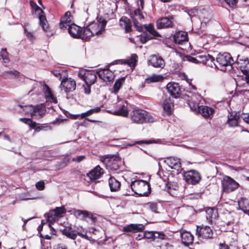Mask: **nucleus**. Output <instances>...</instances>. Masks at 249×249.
Here are the masks:
<instances>
[{"mask_svg":"<svg viewBox=\"0 0 249 249\" xmlns=\"http://www.w3.org/2000/svg\"><path fill=\"white\" fill-rule=\"evenodd\" d=\"M187 40V33L185 32L178 31L176 33L174 36V42L177 44H180Z\"/></svg>","mask_w":249,"mask_h":249,"instance_id":"obj_24","label":"nucleus"},{"mask_svg":"<svg viewBox=\"0 0 249 249\" xmlns=\"http://www.w3.org/2000/svg\"><path fill=\"white\" fill-rule=\"evenodd\" d=\"M162 79L160 75L153 74L145 79V82L147 84L160 81Z\"/></svg>","mask_w":249,"mask_h":249,"instance_id":"obj_39","label":"nucleus"},{"mask_svg":"<svg viewBox=\"0 0 249 249\" xmlns=\"http://www.w3.org/2000/svg\"><path fill=\"white\" fill-rule=\"evenodd\" d=\"M143 226L142 224H130L123 228V231L136 232L143 230Z\"/></svg>","mask_w":249,"mask_h":249,"instance_id":"obj_22","label":"nucleus"},{"mask_svg":"<svg viewBox=\"0 0 249 249\" xmlns=\"http://www.w3.org/2000/svg\"><path fill=\"white\" fill-rule=\"evenodd\" d=\"M2 59L4 63H7L9 62V58L8 57V53L6 49H2L0 53V60Z\"/></svg>","mask_w":249,"mask_h":249,"instance_id":"obj_45","label":"nucleus"},{"mask_svg":"<svg viewBox=\"0 0 249 249\" xmlns=\"http://www.w3.org/2000/svg\"><path fill=\"white\" fill-rule=\"evenodd\" d=\"M144 28L147 32L150 33L153 36H160L159 34L155 30L153 25H144Z\"/></svg>","mask_w":249,"mask_h":249,"instance_id":"obj_43","label":"nucleus"},{"mask_svg":"<svg viewBox=\"0 0 249 249\" xmlns=\"http://www.w3.org/2000/svg\"><path fill=\"white\" fill-rule=\"evenodd\" d=\"M54 213L56 214L59 217L61 216V215L65 213V210L63 207H57L53 210Z\"/></svg>","mask_w":249,"mask_h":249,"instance_id":"obj_49","label":"nucleus"},{"mask_svg":"<svg viewBox=\"0 0 249 249\" xmlns=\"http://www.w3.org/2000/svg\"><path fill=\"white\" fill-rule=\"evenodd\" d=\"M30 3L32 8L34 9L36 12H38L39 24L42 29L46 33V35L48 37L52 36L53 34L51 32L50 29L43 11L33 1H30Z\"/></svg>","mask_w":249,"mask_h":249,"instance_id":"obj_3","label":"nucleus"},{"mask_svg":"<svg viewBox=\"0 0 249 249\" xmlns=\"http://www.w3.org/2000/svg\"><path fill=\"white\" fill-rule=\"evenodd\" d=\"M117 107V109L112 112L113 114L123 117L128 116L129 112L126 104H119L118 105Z\"/></svg>","mask_w":249,"mask_h":249,"instance_id":"obj_21","label":"nucleus"},{"mask_svg":"<svg viewBox=\"0 0 249 249\" xmlns=\"http://www.w3.org/2000/svg\"><path fill=\"white\" fill-rule=\"evenodd\" d=\"M225 1L230 6H235L237 2V0H225Z\"/></svg>","mask_w":249,"mask_h":249,"instance_id":"obj_62","label":"nucleus"},{"mask_svg":"<svg viewBox=\"0 0 249 249\" xmlns=\"http://www.w3.org/2000/svg\"><path fill=\"white\" fill-rule=\"evenodd\" d=\"M72 18L71 16V12L67 11L66 12L64 16L62 17L61 19L63 21H65L71 24Z\"/></svg>","mask_w":249,"mask_h":249,"instance_id":"obj_48","label":"nucleus"},{"mask_svg":"<svg viewBox=\"0 0 249 249\" xmlns=\"http://www.w3.org/2000/svg\"><path fill=\"white\" fill-rule=\"evenodd\" d=\"M185 59L186 60L188 61L189 62H191L194 63H198V59H197V55L196 57H193L190 55H186L185 56Z\"/></svg>","mask_w":249,"mask_h":249,"instance_id":"obj_56","label":"nucleus"},{"mask_svg":"<svg viewBox=\"0 0 249 249\" xmlns=\"http://www.w3.org/2000/svg\"><path fill=\"white\" fill-rule=\"evenodd\" d=\"M149 206L150 210L154 212L155 213H158V212L157 211L158 207H157V204L155 203H149Z\"/></svg>","mask_w":249,"mask_h":249,"instance_id":"obj_57","label":"nucleus"},{"mask_svg":"<svg viewBox=\"0 0 249 249\" xmlns=\"http://www.w3.org/2000/svg\"><path fill=\"white\" fill-rule=\"evenodd\" d=\"M196 233L198 236L202 239H209L212 238L213 231L210 227L205 226L197 227Z\"/></svg>","mask_w":249,"mask_h":249,"instance_id":"obj_12","label":"nucleus"},{"mask_svg":"<svg viewBox=\"0 0 249 249\" xmlns=\"http://www.w3.org/2000/svg\"><path fill=\"white\" fill-rule=\"evenodd\" d=\"M103 161L107 169L113 171L118 170L121 163L120 158L115 156H107Z\"/></svg>","mask_w":249,"mask_h":249,"instance_id":"obj_7","label":"nucleus"},{"mask_svg":"<svg viewBox=\"0 0 249 249\" xmlns=\"http://www.w3.org/2000/svg\"><path fill=\"white\" fill-rule=\"evenodd\" d=\"M172 26L173 22L168 18H162L157 21V27L159 29L172 27Z\"/></svg>","mask_w":249,"mask_h":249,"instance_id":"obj_20","label":"nucleus"},{"mask_svg":"<svg viewBox=\"0 0 249 249\" xmlns=\"http://www.w3.org/2000/svg\"><path fill=\"white\" fill-rule=\"evenodd\" d=\"M98 75L97 71H81L78 73V76L85 82V84L93 85L96 81Z\"/></svg>","mask_w":249,"mask_h":249,"instance_id":"obj_6","label":"nucleus"},{"mask_svg":"<svg viewBox=\"0 0 249 249\" xmlns=\"http://www.w3.org/2000/svg\"><path fill=\"white\" fill-rule=\"evenodd\" d=\"M92 114V113L91 110L90 109V110H88V111H87L86 112L82 113L81 114V119H83V118H85L87 116H90Z\"/></svg>","mask_w":249,"mask_h":249,"instance_id":"obj_63","label":"nucleus"},{"mask_svg":"<svg viewBox=\"0 0 249 249\" xmlns=\"http://www.w3.org/2000/svg\"><path fill=\"white\" fill-rule=\"evenodd\" d=\"M93 36L92 32L88 26H87L83 29L81 28L79 38H81L83 40H88Z\"/></svg>","mask_w":249,"mask_h":249,"instance_id":"obj_36","label":"nucleus"},{"mask_svg":"<svg viewBox=\"0 0 249 249\" xmlns=\"http://www.w3.org/2000/svg\"><path fill=\"white\" fill-rule=\"evenodd\" d=\"M81 28L75 24H70L68 28V32L72 36L79 38Z\"/></svg>","mask_w":249,"mask_h":249,"instance_id":"obj_30","label":"nucleus"},{"mask_svg":"<svg viewBox=\"0 0 249 249\" xmlns=\"http://www.w3.org/2000/svg\"><path fill=\"white\" fill-rule=\"evenodd\" d=\"M132 190L139 196H147L150 194V185L143 180H136L130 184Z\"/></svg>","mask_w":249,"mask_h":249,"instance_id":"obj_2","label":"nucleus"},{"mask_svg":"<svg viewBox=\"0 0 249 249\" xmlns=\"http://www.w3.org/2000/svg\"><path fill=\"white\" fill-rule=\"evenodd\" d=\"M97 73L99 78L105 82H110L114 79L113 72L108 68L100 69Z\"/></svg>","mask_w":249,"mask_h":249,"instance_id":"obj_13","label":"nucleus"},{"mask_svg":"<svg viewBox=\"0 0 249 249\" xmlns=\"http://www.w3.org/2000/svg\"><path fill=\"white\" fill-rule=\"evenodd\" d=\"M165 162L171 169L179 171L181 168V163L178 159L170 157L167 158Z\"/></svg>","mask_w":249,"mask_h":249,"instance_id":"obj_26","label":"nucleus"},{"mask_svg":"<svg viewBox=\"0 0 249 249\" xmlns=\"http://www.w3.org/2000/svg\"><path fill=\"white\" fill-rule=\"evenodd\" d=\"M108 184L110 191L116 192L118 191L121 187V183L115 178L111 177L108 179Z\"/></svg>","mask_w":249,"mask_h":249,"instance_id":"obj_31","label":"nucleus"},{"mask_svg":"<svg viewBox=\"0 0 249 249\" xmlns=\"http://www.w3.org/2000/svg\"><path fill=\"white\" fill-rule=\"evenodd\" d=\"M154 231H145L143 233V237L148 239L154 240Z\"/></svg>","mask_w":249,"mask_h":249,"instance_id":"obj_52","label":"nucleus"},{"mask_svg":"<svg viewBox=\"0 0 249 249\" xmlns=\"http://www.w3.org/2000/svg\"><path fill=\"white\" fill-rule=\"evenodd\" d=\"M239 209L249 215V201L244 197H242L238 201Z\"/></svg>","mask_w":249,"mask_h":249,"instance_id":"obj_28","label":"nucleus"},{"mask_svg":"<svg viewBox=\"0 0 249 249\" xmlns=\"http://www.w3.org/2000/svg\"><path fill=\"white\" fill-rule=\"evenodd\" d=\"M43 90L45 97L48 101L53 102L54 103H57L56 99L53 96L51 89L48 86L45 85L43 87Z\"/></svg>","mask_w":249,"mask_h":249,"instance_id":"obj_33","label":"nucleus"},{"mask_svg":"<svg viewBox=\"0 0 249 249\" xmlns=\"http://www.w3.org/2000/svg\"><path fill=\"white\" fill-rule=\"evenodd\" d=\"M70 24H70L68 22L63 21L61 19V21H60V22L59 24V27H60V29H66L68 27L69 28Z\"/></svg>","mask_w":249,"mask_h":249,"instance_id":"obj_59","label":"nucleus"},{"mask_svg":"<svg viewBox=\"0 0 249 249\" xmlns=\"http://www.w3.org/2000/svg\"><path fill=\"white\" fill-rule=\"evenodd\" d=\"M201 99L200 95L194 94L191 99L188 101V105L191 109L196 113H198L201 106L199 105L198 101Z\"/></svg>","mask_w":249,"mask_h":249,"instance_id":"obj_16","label":"nucleus"},{"mask_svg":"<svg viewBox=\"0 0 249 249\" xmlns=\"http://www.w3.org/2000/svg\"><path fill=\"white\" fill-rule=\"evenodd\" d=\"M62 232L63 234L71 239H75L77 236L76 234L73 232L71 228L69 226L65 227L64 229L62 230Z\"/></svg>","mask_w":249,"mask_h":249,"instance_id":"obj_38","label":"nucleus"},{"mask_svg":"<svg viewBox=\"0 0 249 249\" xmlns=\"http://www.w3.org/2000/svg\"><path fill=\"white\" fill-rule=\"evenodd\" d=\"M107 21L100 18L96 21H94L88 26L92 32L93 36L101 33L105 30Z\"/></svg>","mask_w":249,"mask_h":249,"instance_id":"obj_8","label":"nucleus"},{"mask_svg":"<svg viewBox=\"0 0 249 249\" xmlns=\"http://www.w3.org/2000/svg\"><path fill=\"white\" fill-rule=\"evenodd\" d=\"M214 112V110L208 106H201L198 113L205 118L210 117Z\"/></svg>","mask_w":249,"mask_h":249,"instance_id":"obj_34","label":"nucleus"},{"mask_svg":"<svg viewBox=\"0 0 249 249\" xmlns=\"http://www.w3.org/2000/svg\"><path fill=\"white\" fill-rule=\"evenodd\" d=\"M153 37L150 36H148L147 34L143 35H142L140 36V39L141 42L143 44L145 43L148 40L153 38Z\"/></svg>","mask_w":249,"mask_h":249,"instance_id":"obj_53","label":"nucleus"},{"mask_svg":"<svg viewBox=\"0 0 249 249\" xmlns=\"http://www.w3.org/2000/svg\"><path fill=\"white\" fill-rule=\"evenodd\" d=\"M157 142H158V141H155L154 140H141V141H136L133 143L130 144L129 145L133 146L136 144H151L153 143H157Z\"/></svg>","mask_w":249,"mask_h":249,"instance_id":"obj_46","label":"nucleus"},{"mask_svg":"<svg viewBox=\"0 0 249 249\" xmlns=\"http://www.w3.org/2000/svg\"><path fill=\"white\" fill-rule=\"evenodd\" d=\"M18 106L22 108L23 107L24 111L27 113L30 114L32 117L36 119L41 118L46 112L45 107L42 105H38L36 107L32 105L23 107L20 105H19Z\"/></svg>","mask_w":249,"mask_h":249,"instance_id":"obj_5","label":"nucleus"},{"mask_svg":"<svg viewBox=\"0 0 249 249\" xmlns=\"http://www.w3.org/2000/svg\"><path fill=\"white\" fill-rule=\"evenodd\" d=\"M219 249H230V247L225 243H220L219 245Z\"/></svg>","mask_w":249,"mask_h":249,"instance_id":"obj_64","label":"nucleus"},{"mask_svg":"<svg viewBox=\"0 0 249 249\" xmlns=\"http://www.w3.org/2000/svg\"><path fill=\"white\" fill-rule=\"evenodd\" d=\"M24 33L27 38L30 40H33L35 39L34 33L28 31L26 28H24Z\"/></svg>","mask_w":249,"mask_h":249,"instance_id":"obj_55","label":"nucleus"},{"mask_svg":"<svg viewBox=\"0 0 249 249\" xmlns=\"http://www.w3.org/2000/svg\"><path fill=\"white\" fill-rule=\"evenodd\" d=\"M206 218L209 222L212 223L217 217V210L213 208H209L206 210Z\"/></svg>","mask_w":249,"mask_h":249,"instance_id":"obj_27","label":"nucleus"},{"mask_svg":"<svg viewBox=\"0 0 249 249\" xmlns=\"http://www.w3.org/2000/svg\"><path fill=\"white\" fill-rule=\"evenodd\" d=\"M166 89L170 94L174 98H177L180 93V88L178 83H169L166 86Z\"/></svg>","mask_w":249,"mask_h":249,"instance_id":"obj_18","label":"nucleus"},{"mask_svg":"<svg viewBox=\"0 0 249 249\" xmlns=\"http://www.w3.org/2000/svg\"><path fill=\"white\" fill-rule=\"evenodd\" d=\"M183 177L186 182L193 185L198 183L201 179L200 174L194 170L185 172Z\"/></svg>","mask_w":249,"mask_h":249,"instance_id":"obj_9","label":"nucleus"},{"mask_svg":"<svg viewBox=\"0 0 249 249\" xmlns=\"http://www.w3.org/2000/svg\"><path fill=\"white\" fill-rule=\"evenodd\" d=\"M233 60L231 55L228 53H219L216 58V63L214 66L221 71H230L232 69Z\"/></svg>","mask_w":249,"mask_h":249,"instance_id":"obj_1","label":"nucleus"},{"mask_svg":"<svg viewBox=\"0 0 249 249\" xmlns=\"http://www.w3.org/2000/svg\"><path fill=\"white\" fill-rule=\"evenodd\" d=\"M239 117L237 115L233 116L231 114L228 117V123L231 126H235L238 125V120Z\"/></svg>","mask_w":249,"mask_h":249,"instance_id":"obj_41","label":"nucleus"},{"mask_svg":"<svg viewBox=\"0 0 249 249\" xmlns=\"http://www.w3.org/2000/svg\"><path fill=\"white\" fill-rule=\"evenodd\" d=\"M163 110L169 115L173 111L174 103L170 97L165 99L162 104Z\"/></svg>","mask_w":249,"mask_h":249,"instance_id":"obj_23","label":"nucleus"},{"mask_svg":"<svg viewBox=\"0 0 249 249\" xmlns=\"http://www.w3.org/2000/svg\"><path fill=\"white\" fill-rule=\"evenodd\" d=\"M58 216L56 214L54 213L53 211H50L47 214V221L49 223L52 224L53 222L58 220Z\"/></svg>","mask_w":249,"mask_h":249,"instance_id":"obj_44","label":"nucleus"},{"mask_svg":"<svg viewBox=\"0 0 249 249\" xmlns=\"http://www.w3.org/2000/svg\"><path fill=\"white\" fill-rule=\"evenodd\" d=\"M51 224L49 223L47 225L46 229L50 231V234L46 233L45 228H43V225H40L38 226L37 230L40 233V235L41 237L46 239H50L52 235L55 234V229L51 226Z\"/></svg>","mask_w":249,"mask_h":249,"instance_id":"obj_17","label":"nucleus"},{"mask_svg":"<svg viewBox=\"0 0 249 249\" xmlns=\"http://www.w3.org/2000/svg\"><path fill=\"white\" fill-rule=\"evenodd\" d=\"M131 119L133 122L140 124L154 121L153 118L146 111L140 109L133 110L131 114Z\"/></svg>","mask_w":249,"mask_h":249,"instance_id":"obj_4","label":"nucleus"},{"mask_svg":"<svg viewBox=\"0 0 249 249\" xmlns=\"http://www.w3.org/2000/svg\"><path fill=\"white\" fill-rule=\"evenodd\" d=\"M19 72L17 71H6L2 73V76L4 78H14L18 76Z\"/></svg>","mask_w":249,"mask_h":249,"instance_id":"obj_40","label":"nucleus"},{"mask_svg":"<svg viewBox=\"0 0 249 249\" xmlns=\"http://www.w3.org/2000/svg\"><path fill=\"white\" fill-rule=\"evenodd\" d=\"M120 25L125 29L126 32H129L131 30V23L129 18L126 17H123L120 19Z\"/></svg>","mask_w":249,"mask_h":249,"instance_id":"obj_35","label":"nucleus"},{"mask_svg":"<svg viewBox=\"0 0 249 249\" xmlns=\"http://www.w3.org/2000/svg\"><path fill=\"white\" fill-rule=\"evenodd\" d=\"M166 237V235L162 232L154 231V240L157 238L164 240L165 239Z\"/></svg>","mask_w":249,"mask_h":249,"instance_id":"obj_51","label":"nucleus"},{"mask_svg":"<svg viewBox=\"0 0 249 249\" xmlns=\"http://www.w3.org/2000/svg\"><path fill=\"white\" fill-rule=\"evenodd\" d=\"M138 61V56L136 54L133 53L131 55V57L126 60H118L121 64H127L131 68H134L136 65Z\"/></svg>","mask_w":249,"mask_h":249,"instance_id":"obj_32","label":"nucleus"},{"mask_svg":"<svg viewBox=\"0 0 249 249\" xmlns=\"http://www.w3.org/2000/svg\"><path fill=\"white\" fill-rule=\"evenodd\" d=\"M60 87L66 92H71L75 89L76 82L71 78L66 77L62 80Z\"/></svg>","mask_w":249,"mask_h":249,"instance_id":"obj_11","label":"nucleus"},{"mask_svg":"<svg viewBox=\"0 0 249 249\" xmlns=\"http://www.w3.org/2000/svg\"><path fill=\"white\" fill-rule=\"evenodd\" d=\"M197 59L198 63L204 64L209 67L213 68L214 65V58L209 54H199L197 55Z\"/></svg>","mask_w":249,"mask_h":249,"instance_id":"obj_14","label":"nucleus"},{"mask_svg":"<svg viewBox=\"0 0 249 249\" xmlns=\"http://www.w3.org/2000/svg\"><path fill=\"white\" fill-rule=\"evenodd\" d=\"M149 64L155 68H163L165 63L161 56L154 54L150 56Z\"/></svg>","mask_w":249,"mask_h":249,"instance_id":"obj_15","label":"nucleus"},{"mask_svg":"<svg viewBox=\"0 0 249 249\" xmlns=\"http://www.w3.org/2000/svg\"><path fill=\"white\" fill-rule=\"evenodd\" d=\"M70 212L71 214H73L77 218L84 220H85V215L87 213V211L73 209L71 210Z\"/></svg>","mask_w":249,"mask_h":249,"instance_id":"obj_37","label":"nucleus"},{"mask_svg":"<svg viewBox=\"0 0 249 249\" xmlns=\"http://www.w3.org/2000/svg\"><path fill=\"white\" fill-rule=\"evenodd\" d=\"M133 18H136L138 20H140L142 21L144 18V17L142 14L141 13L140 10L139 9L136 10L134 12V17Z\"/></svg>","mask_w":249,"mask_h":249,"instance_id":"obj_50","label":"nucleus"},{"mask_svg":"<svg viewBox=\"0 0 249 249\" xmlns=\"http://www.w3.org/2000/svg\"><path fill=\"white\" fill-rule=\"evenodd\" d=\"M96 217L91 213L87 211V214L85 215V220L87 221L89 220L90 221L91 223H93L95 222Z\"/></svg>","mask_w":249,"mask_h":249,"instance_id":"obj_47","label":"nucleus"},{"mask_svg":"<svg viewBox=\"0 0 249 249\" xmlns=\"http://www.w3.org/2000/svg\"><path fill=\"white\" fill-rule=\"evenodd\" d=\"M103 174V170L98 165L88 174V176L91 179L95 180L99 178Z\"/></svg>","mask_w":249,"mask_h":249,"instance_id":"obj_29","label":"nucleus"},{"mask_svg":"<svg viewBox=\"0 0 249 249\" xmlns=\"http://www.w3.org/2000/svg\"><path fill=\"white\" fill-rule=\"evenodd\" d=\"M36 188L39 190H43L44 189V182L43 181L37 182L36 184Z\"/></svg>","mask_w":249,"mask_h":249,"instance_id":"obj_58","label":"nucleus"},{"mask_svg":"<svg viewBox=\"0 0 249 249\" xmlns=\"http://www.w3.org/2000/svg\"><path fill=\"white\" fill-rule=\"evenodd\" d=\"M223 190L226 193H230L238 187V183L230 177H225L222 181Z\"/></svg>","mask_w":249,"mask_h":249,"instance_id":"obj_10","label":"nucleus"},{"mask_svg":"<svg viewBox=\"0 0 249 249\" xmlns=\"http://www.w3.org/2000/svg\"><path fill=\"white\" fill-rule=\"evenodd\" d=\"M181 239L182 243L186 246L193 243L194 236L190 232L183 231L181 233Z\"/></svg>","mask_w":249,"mask_h":249,"instance_id":"obj_25","label":"nucleus"},{"mask_svg":"<svg viewBox=\"0 0 249 249\" xmlns=\"http://www.w3.org/2000/svg\"><path fill=\"white\" fill-rule=\"evenodd\" d=\"M133 23L134 26L137 29V30H138V31H142L143 27L141 23L139 21V20L137 21V19L133 18Z\"/></svg>","mask_w":249,"mask_h":249,"instance_id":"obj_54","label":"nucleus"},{"mask_svg":"<svg viewBox=\"0 0 249 249\" xmlns=\"http://www.w3.org/2000/svg\"><path fill=\"white\" fill-rule=\"evenodd\" d=\"M125 81V78L122 77L117 80L114 85V92L115 93H117L120 88H121L123 84L124 83Z\"/></svg>","mask_w":249,"mask_h":249,"instance_id":"obj_42","label":"nucleus"},{"mask_svg":"<svg viewBox=\"0 0 249 249\" xmlns=\"http://www.w3.org/2000/svg\"><path fill=\"white\" fill-rule=\"evenodd\" d=\"M85 158V156H78L77 157H76L75 158H72V160L73 161H76L77 162H80V161H82L83 160H84Z\"/></svg>","mask_w":249,"mask_h":249,"instance_id":"obj_60","label":"nucleus"},{"mask_svg":"<svg viewBox=\"0 0 249 249\" xmlns=\"http://www.w3.org/2000/svg\"><path fill=\"white\" fill-rule=\"evenodd\" d=\"M91 85L85 84L83 85L84 88V92L86 94H89L90 93V86Z\"/></svg>","mask_w":249,"mask_h":249,"instance_id":"obj_61","label":"nucleus"},{"mask_svg":"<svg viewBox=\"0 0 249 249\" xmlns=\"http://www.w3.org/2000/svg\"><path fill=\"white\" fill-rule=\"evenodd\" d=\"M236 64L237 67L239 68L245 75L249 74V60L248 59H242L238 57Z\"/></svg>","mask_w":249,"mask_h":249,"instance_id":"obj_19","label":"nucleus"}]
</instances>
